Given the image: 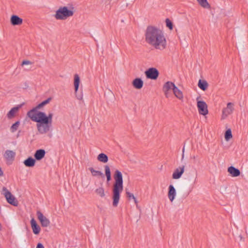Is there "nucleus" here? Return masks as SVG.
Returning <instances> with one entry per match:
<instances>
[{
	"mask_svg": "<svg viewBox=\"0 0 248 248\" xmlns=\"http://www.w3.org/2000/svg\"><path fill=\"white\" fill-rule=\"evenodd\" d=\"M75 9L73 6H61L55 12L53 17L57 20H66L74 16Z\"/></svg>",
	"mask_w": 248,
	"mask_h": 248,
	"instance_id": "obj_4",
	"label": "nucleus"
},
{
	"mask_svg": "<svg viewBox=\"0 0 248 248\" xmlns=\"http://www.w3.org/2000/svg\"><path fill=\"white\" fill-rule=\"evenodd\" d=\"M10 22L13 26L20 25L23 23V19L16 15H13L10 18Z\"/></svg>",
	"mask_w": 248,
	"mask_h": 248,
	"instance_id": "obj_16",
	"label": "nucleus"
},
{
	"mask_svg": "<svg viewBox=\"0 0 248 248\" xmlns=\"http://www.w3.org/2000/svg\"><path fill=\"white\" fill-rule=\"evenodd\" d=\"M114 179V183L112 188V205L116 207L119 202L120 194L123 190V175L118 170L115 171Z\"/></svg>",
	"mask_w": 248,
	"mask_h": 248,
	"instance_id": "obj_3",
	"label": "nucleus"
},
{
	"mask_svg": "<svg viewBox=\"0 0 248 248\" xmlns=\"http://www.w3.org/2000/svg\"><path fill=\"white\" fill-rule=\"evenodd\" d=\"M3 175V172L1 169V168L0 167V176H1Z\"/></svg>",
	"mask_w": 248,
	"mask_h": 248,
	"instance_id": "obj_35",
	"label": "nucleus"
},
{
	"mask_svg": "<svg viewBox=\"0 0 248 248\" xmlns=\"http://www.w3.org/2000/svg\"><path fill=\"white\" fill-rule=\"evenodd\" d=\"M234 110V104L231 102L228 103L225 108L222 110L221 120L226 119L230 115L232 114Z\"/></svg>",
	"mask_w": 248,
	"mask_h": 248,
	"instance_id": "obj_7",
	"label": "nucleus"
},
{
	"mask_svg": "<svg viewBox=\"0 0 248 248\" xmlns=\"http://www.w3.org/2000/svg\"><path fill=\"white\" fill-rule=\"evenodd\" d=\"M185 168L183 165L175 169L172 174V178L175 180L180 178L185 171Z\"/></svg>",
	"mask_w": 248,
	"mask_h": 248,
	"instance_id": "obj_12",
	"label": "nucleus"
},
{
	"mask_svg": "<svg viewBox=\"0 0 248 248\" xmlns=\"http://www.w3.org/2000/svg\"><path fill=\"white\" fill-rule=\"evenodd\" d=\"M23 163L26 167H32L35 165V160L31 157H29L24 161Z\"/></svg>",
	"mask_w": 248,
	"mask_h": 248,
	"instance_id": "obj_23",
	"label": "nucleus"
},
{
	"mask_svg": "<svg viewBox=\"0 0 248 248\" xmlns=\"http://www.w3.org/2000/svg\"><path fill=\"white\" fill-rule=\"evenodd\" d=\"M16 153L15 151L11 150H6L3 154V158L8 161H13Z\"/></svg>",
	"mask_w": 248,
	"mask_h": 248,
	"instance_id": "obj_13",
	"label": "nucleus"
},
{
	"mask_svg": "<svg viewBox=\"0 0 248 248\" xmlns=\"http://www.w3.org/2000/svg\"><path fill=\"white\" fill-rule=\"evenodd\" d=\"M21 108V106L19 105L17 107H14L7 113V117L9 119H11L15 117L18 113L19 109Z\"/></svg>",
	"mask_w": 248,
	"mask_h": 248,
	"instance_id": "obj_17",
	"label": "nucleus"
},
{
	"mask_svg": "<svg viewBox=\"0 0 248 248\" xmlns=\"http://www.w3.org/2000/svg\"><path fill=\"white\" fill-rule=\"evenodd\" d=\"M89 170L93 177H99L103 176V173L101 171L96 170L93 167L89 168Z\"/></svg>",
	"mask_w": 248,
	"mask_h": 248,
	"instance_id": "obj_24",
	"label": "nucleus"
},
{
	"mask_svg": "<svg viewBox=\"0 0 248 248\" xmlns=\"http://www.w3.org/2000/svg\"><path fill=\"white\" fill-rule=\"evenodd\" d=\"M45 154L46 152L44 149H39L35 152L34 156L37 160H40L44 157Z\"/></svg>",
	"mask_w": 248,
	"mask_h": 248,
	"instance_id": "obj_20",
	"label": "nucleus"
},
{
	"mask_svg": "<svg viewBox=\"0 0 248 248\" xmlns=\"http://www.w3.org/2000/svg\"><path fill=\"white\" fill-rule=\"evenodd\" d=\"M126 195H127V196L128 197V198H129V199L131 198V199H133L135 203L136 204H137L138 201H137L135 197L132 193H131L129 192H126Z\"/></svg>",
	"mask_w": 248,
	"mask_h": 248,
	"instance_id": "obj_32",
	"label": "nucleus"
},
{
	"mask_svg": "<svg viewBox=\"0 0 248 248\" xmlns=\"http://www.w3.org/2000/svg\"><path fill=\"white\" fill-rule=\"evenodd\" d=\"M232 138V135L231 129H227L224 134V138L226 141H228Z\"/></svg>",
	"mask_w": 248,
	"mask_h": 248,
	"instance_id": "obj_29",
	"label": "nucleus"
},
{
	"mask_svg": "<svg viewBox=\"0 0 248 248\" xmlns=\"http://www.w3.org/2000/svg\"><path fill=\"white\" fill-rule=\"evenodd\" d=\"M105 173L107 177V180L109 182L111 179L110 170L108 166L105 165L104 166Z\"/></svg>",
	"mask_w": 248,
	"mask_h": 248,
	"instance_id": "obj_27",
	"label": "nucleus"
},
{
	"mask_svg": "<svg viewBox=\"0 0 248 248\" xmlns=\"http://www.w3.org/2000/svg\"><path fill=\"white\" fill-rule=\"evenodd\" d=\"M36 248H45L42 244L39 243L37 245Z\"/></svg>",
	"mask_w": 248,
	"mask_h": 248,
	"instance_id": "obj_34",
	"label": "nucleus"
},
{
	"mask_svg": "<svg viewBox=\"0 0 248 248\" xmlns=\"http://www.w3.org/2000/svg\"><path fill=\"white\" fill-rule=\"evenodd\" d=\"M197 177L196 176V177H195V179H194V182H193L194 184H195V183H196V181H197Z\"/></svg>",
	"mask_w": 248,
	"mask_h": 248,
	"instance_id": "obj_37",
	"label": "nucleus"
},
{
	"mask_svg": "<svg viewBox=\"0 0 248 248\" xmlns=\"http://www.w3.org/2000/svg\"><path fill=\"white\" fill-rule=\"evenodd\" d=\"M37 216L42 227H46L49 225L50 221L49 219L44 216L40 211L37 212Z\"/></svg>",
	"mask_w": 248,
	"mask_h": 248,
	"instance_id": "obj_11",
	"label": "nucleus"
},
{
	"mask_svg": "<svg viewBox=\"0 0 248 248\" xmlns=\"http://www.w3.org/2000/svg\"><path fill=\"white\" fill-rule=\"evenodd\" d=\"M20 122L17 121L13 124L10 128V131L11 133H15L19 128Z\"/></svg>",
	"mask_w": 248,
	"mask_h": 248,
	"instance_id": "obj_30",
	"label": "nucleus"
},
{
	"mask_svg": "<svg viewBox=\"0 0 248 248\" xmlns=\"http://www.w3.org/2000/svg\"><path fill=\"white\" fill-rule=\"evenodd\" d=\"M184 154L183 153L182 156V159H183L184 158Z\"/></svg>",
	"mask_w": 248,
	"mask_h": 248,
	"instance_id": "obj_38",
	"label": "nucleus"
},
{
	"mask_svg": "<svg viewBox=\"0 0 248 248\" xmlns=\"http://www.w3.org/2000/svg\"><path fill=\"white\" fill-rule=\"evenodd\" d=\"M198 3L203 8L210 9L211 5L207 0H196Z\"/></svg>",
	"mask_w": 248,
	"mask_h": 248,
	"instance_id": "obj_25",
	"label": "nucleus"
},
{
	"mask_svg": "<svg viewBox=\"0 0 248 248\" xmlns=\"http://www.w3.org/2000/svg\"><path fill=\"white\" fill-rule=\"evenodd\" d=\"M95 192L97 195H99L101 198L105 196L104 188L102 186L96 188Z\"/></svg>",
	"mask_w": 248,
	"mask_h": 248,
	"instance_id": "obj_28",
	"label": "nucleus"
},
{
	"mask_svg": "<svg viewBox=\"0 0 248 248\" xmlns=\"http://www.w3.org/2000/svg\"><path fill=\"white\" fill-rule=\"evenodd\" d=\"M184 151H185V148H183V153H184Z\"/></svg>",
	"mask_w": 248,
	"mask_h": 248,
	"instance_id": "obj_39",
	"label": "nucleus"
},
{
	"mask_svg": "<svg viewBox=\"0 0 248 248\" xmlns=\"http://www.w3.org/2000/svg\"><path fill=\"white\" fill-rule=\"evenodd\" d=\"M166 26L170 30H172L173 29V25L171 21L168 18H167L166 19Z\"/></svg>",
	"mask_w": 248,
	"mask_h": 248,
	"instance_id": "obj_31",
	"label": "nucleus"
},
{
	"mask_svg": "<svg viewBox=\"0 0 248 248\" xmlns=\"http://www.w3.org/2000/svg\"><path fill=\"white\" fill-rule=\"evenodd\" d=\"M198 86L201 90L205 91L208 87V83L205 80L200 79L198 82Z\"/></svg>",
	"mask_w": 248,
	"mask_h": 248,
	"instance_id": "obj_26",
	"label": "nucleus"
},
{
	"mask_svg": "<svg viewBox=\"0 0 248 248\" xmlns=\"http://www.w3.org/2000/svg\"><path fill=\"white\" fill-rule=\"evenodd\" d=\"M239 238H240V240H242V241H243V240H244V238H243V237H242V235H239Z\"/></svg>",
	"mask_w": 248,
	"mask_h": 248,
	"instance_id": "obj_36",
	"label": "nucleus"
},
{
	"mask_svg": "<svg viewBox=\"0 0 248 248\" xmlns=\"http://www.w3.org/2000/svg\"><path fill=\"white\" fill-rule=\"evenodd\" d=\"M3 194L8 203L14 206H17L18 205V202L16 198L5 187H3Z\"/></svg>",
	"mask_w": 248,
	"mask_h": 248,
	"instance_id": "obj_6",
	"label": "nucleus"
},
{
	"mask_svg": "<svg viewBox=\"0 0 248 248\" xmlns=\"http://www.w3.org/2000/svg\"><path fill=\"white\" fill-rule=\"evenodd\" d=\"M51 100V98H48L27 113L28 116L33 122L36 123V130L40 135L46 134L50 131L53 114L49 113L47 115L45 112L38 111V110L43 108L45 106L49 104Z\"/></svg>",
	"mask_w": 248,
	"mask_h": 248,
	"instance_id": "obj_1",
	"label": "nucleus"
},
{
	"mask_svg": "<svg viewBox=\"0 0 248 248\" xmlns=\"http://www.w3.org/2000/svg\"><path fill=\"white\" fill-rule=\"evenodd\" d=\"M145 41L150 46L156 49L164 50L167 46V41L163 31L160 29L149 26L146 31Z\"/></svg>",
	"mask_w": 248,
	"mask_h": 248,
	"instance_id": "obj_2",
	"label": "nucleus"
},
{
	"mask_svg": "<svg viewBox=\"0 0 248 248\" xmlns=\"http://www.w3.org/2000/svg\"><path fill=\"white\" fill-rule=\"evenodd\" d=\"M228 172L233 177H237L240 175V170L233 166L229 167L228 168Z\"/></svg>",
	"mask_w": 248,
	"mask_h": 248,
	"instance_id": "obj_19",
	"label": "nucleus"
},
{
	"mask_svg": "<svg viewBox=\"0 0 248 248\" xmlns=\"http://www.w3.org/2000/svg\"><path fill=\"white\" fill-rule=\"evenodd\" d=\"M97 160L102 163H107L108 161V155L104 153H100L97 156Z\"/></svg>",
	"mask_w": 248,
	"mask_h": 248,
	"instance_id": "obj_22",
	"label": "nucleus"
},
{
	"mask_svg": "<svg viewBox=\"0 0 248 248\" xmlns=\"http://www.w3.org/2000/svg\"><path fill=\"white\" fill-rule=\"evenodd\" d=\"M73 86L74 94L76 99L79 101H82L83 99V93L82 91H79L80 87H82V85L81 83L80 78L78 74L74 75Z\"/></svg>",
	"mask_w": 248,
	"mask_h": 248,
	"instance_id": "obj_5",
	"label": "nucleus"
},
{
	"mask_svg": "<svg viewBox=\"0 0 248 248\" xmlns=\"http://www.w3.org/2000/svg\"><path fill=\"white\" fill-rule=\"evenodd\" d=\"M176 196V191L173 185H170L169 186V191L168 197L169 200L172 202Z\"/></svg>",
	"mask_w": 248,
	"mask_h": 248,
	"instance_id": "obj_14",
	"label": "nucleus"
},
{
	"mask_svg": "<svg viewBox=\"0 0 248 248\" xmlns=\"http://www.w3.org/2000/svg\"><path fill=\"white\" fill-rule=\"evenodd\" d=\"M32 64V62L31 61H28V60H25L23 61L22 62L21 65H31Z\"/></svg>",
	"mask_w": 248,
	"mask_h": 248,
	"instance_id": "obj_33",
	"label": "nucleus"
},
{
	"mask_svg": "<svg viewBox=\"0 0 248 248\" xmlns=\"http://www.w3.org/2000/svg\"><path fill=\"white\" fill-rule=\"evenodd\" d=\"M31 225L33 233L36 235L38 234L41 231V228L33 218L31 220Z\"/></svg>",
	"mask_w": 248,
	"mask_h": 248,
	"instance_id": "obj_15",
	"label": "nucleus"
},
{
	"mask_svg": "<svg viewBox=\"0 0 248 248\" xmlns=\"http://www.w3.org/2000/svg\"><path fill=\"white\" fill-rule=\"evenodd\" d=\"M175 87V85L171 81H167L164 84L163 91L167 98H169L170 96V92L171 91L173 92Z\"/></svg>",
	"mask_w": 248,
	"mask_h": 248,
	"instance_id": "obj_8",
	"label": "nucleus"
},
{
	"mask_svg": "<svg viewBox=\"0 0 248 248\" xmlns=\"http://www.w3.org/2000/svg\"><path fill=\"white\" fill-rule=\"evenodd\" d=\"M145 75L147 78L155 80L159 76V72L156 68L152 67L145 71Z\"/></svg>",
	"mask_w": 248,
	"mask_h": 248,
	"instance_id": "obj_9",
	"label": "nucleus"
},
{
	"mask_svg": "<svg viewBox=\"0 0 248 248\" xmlns=\"http://www.w3.org/2000/svg\"><path fill=\"white\" fill-rule=\"evenodd\" d=\"M197 108L200 114L205 116L208 113V106L203 101H197Z\"/></svg>",
	"mask_w": 248,
	"mask_h": 248,
	"instance_id": "obj_10",
	"label": "nucleus"
},
{
	"mask_svg": "<svg viewBox=\"0 0 248 248\" xmlns=\"http://www.w3.org/2000/svg\"><path fill=\"white\" fill-rule=\"evenodd\" d=\"M174 96L179 100H183L184 99V94L182 91H181L177 87H175L173 91Z\"/></svg>",
	"mask_w": 248,
	"mask_h": 248,
	"instance_id": "obj_21",
	"label": "nucleus"
},
{
	"mask_svg": "<svg viewBox=\"0 0 248 248\" xmlns=\"http://www.w3.org/2000/svg\"><path fill=\"white\" fill-rule=\"evenodd\" d=\"M132 86L136 89L140 90L143 86V81L140 78H135L132 82Z\"/></svg>",
	"mask_w": 248,
	"mask_h": 248,
	"instance_id": "obj_18",
	"label": "nucleus"
}]
</instances>
